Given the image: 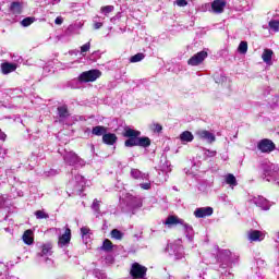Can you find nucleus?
<instances>
[{
  "instance_id": "2",
  "label": "nucleus",
  "mask_w": 279,
  "mask_h": 279,
  "mask_svg": "<svg viewBox=\"0 0 279 279\" xmlns=\"http://www.w3.org/2000/svg\"><path fill=\"white\" fill-rule=\"evenodd\" d=\"M101 77V72L99 70H88L80 74L78 82L88 83L97 82Z\"/></svg>"
},
{
  "instance_id": "26",
  "label": "nucleus",
  "mask_w": 279,
  "mask_h": 279,
  "mask_svg": "<svg viewBox=\"0 0 279 279\" xmlns=\"http://www.w3.org/2000/svg\"><path fill=\"white\" fill-rule=\"evenodd\" d=\"M114 11V7L113 5H106V7H101L100 12L102 14H105V16H108V14H110V12Z\"/></svg>"
},
{
  "instance_id": "16",
  "label": "nucleus",
  "mask_w": 279,
  "mask_h": 279,
  "mask_svg": "<svg viewBox=\"0 0 279 279\" xmlns=\"http://www.w3.org/2000/svg\"><path fill=\"white\" fill-rule=\"evenodd\" d=\"M107 132L108 128L104 125H97L92 129V134H94V136H104Z\"/></svg>"
},
{
  "instance_id": "4",
  "label": "nucleus",
  "mask_w": 279,
  "mask_h": 279,
  "mask_svg": "<svg viewBox=\"0 0 279 279\" xmlns=\"http://www.w3.org/2000/svg\"><path fill=\"white\" fill-rule=\"evenodd\" d=\"M257 149L262 151V154H271V151L276 149V144L269 138H264L258 142Z\"/></svg>"
},
{
  "instance_id": "17",
  "label": "nucleus",
  "mask_w": 279,
  "mask_h": 279,
  "mask_svg": "<svg viewBox=\"0 0 279 279\" xmlns=\"http://www.w3.org/2000/svg\"><path fill=\"white\" fill-rule=\"evenodd\" d=\"M193 138H195V136H193L191 131H184L180 134V141L182 143H192Z\"/></svg>"
},
{
  "instance_id": "19",
  "label": "nucleus",
  "mask_w": 279,
  "mask_h": 279,
  "mask_svg": "<svg viewBox=\"0 0 279 279\" xmlns=\"http://www.w3.org/2000/svg\"><path fill=\"white\" fill-rule=\"evenodd\" d=\"M199 136L201 138L209 141V143H215L216 141L215 134L210 133L209 131H201Z\"/></svg>"
},
{
  "instance_id": "18",
  "label": "nucleus",
  "mask_w": 279,
  "mask_h": 279,
  "mask_svg": "<svg viewBox=\"0 0 279 279\" xmlns=\"http://www.w3.org/2000/svg\"><path fill=\"white\" fill-rule=\"evenodd\" d=\"M12 14H21L23 12V4L21 2H12L10 5Z\"/></svg>"
},
{
  "instance_id": "6",
  "label": "nucleus",
  "mask_w": 279,
  "mask_h": 279,
  "mask_svg": "<svg viewBox=\"0 0 279 279\" xmlns=\"http://www.w3.org/2000/svg\"><path fill=\"white\" fill-rule=\"evenodd\" d=\"M208 58V52L202 50L187 60L190 66H199Z\"/></svg>"
},
{
  "instance_id": "14",
  "label": "nucleus",
  "mask_w": 279,
  "mask_h": 279,
  "mask_svg": "<svg viewBox=\"0 0 279 279\" xmlns=\"http://www.w3.org/2000/svg\"><path fill=\"white\" fill-rule=\"evenodd\" d=\"M22 239L26 245H33L34 244V231H32V229L24 231Z\"/></svg>"
},
{
  "instance_id": "28",
  "label": "nucleus",
  "mask_w": 279,
  "mask_h": 279,
  "mask_svg": "<svg viewBox=\"0 0 279 279\" xmlns=\"http://www.w3.org/2000/svg\"><path fill=\"white\" fill-rule=\"evenodd\" d=\"M238 51L239 53H247V41H241Z\"/></svg>"
},
{
  "instance_id": "12",
  "label": "nucleus",
  "mask_w": 279,
  "mask_h": 279,
  "mask_svg": "<svg viewBox=\"0 0 279 279\" xmlns=\"http://www.w3.org/2000/svg\"><path fill=\"white\" fill-rule=\"evenodd\" d=\"M119 141V137H117V134L114 133H105L102 135V143L105 145H114Z\"/></svg>"
},
{
  "instance_id": "33",
  "label": "nucleus",
  "mask_w": 279,
  "mask_h": 279,
  "mask_svg": "<svg viewBox=\"0 0 279 279\" xmlns=\"http://www.w3.org/2000/svg\"><path fill=\"white\" fill-rule=\"evenodd\" d=\"M151 130L153 132H157V134H160V132H162V126L159 123H154L151 125Z\"/></svg>"
},
{
  "instance_id": "38",
  "label": "nucleus",
  "mask_w": 279,
  "mask_h": 279,
  "mask_svg": "<svg viewBox=\"0 0 279 279\" xmlns=\"http://www.w3.org/2000/svg\"><path fill=\"white\" fill-rule=\"evenodd\" d=\"M56 25H62V23H64V19H62V16H58L54 20Z\"/></svg>"
},
{
  "instance_id": "8",
  "label": "nucleus",
  "mask_w": 279,
  "mask_h": 279,
  "mask_svg": "<svg viewBox=\"0 0 279 279\" xmlns=\"http://www.w3.org/2000/svg\"><path fill=\"white\" fill-rule=\"evenodd\" d=\"M16 69H19V65L16 63H10V62L1 63V73L3 75H9V73H14Z\"/></svg>"
},
{
  "instance_id": "11",
  "label": "nucleus",
  "mask_w": 279,
  "mask_h": 279,
  "mask_svg": "<svg viewBox=\"0 0 279 279\" xmlns=\"http://www.w3.org/2000/svg\"><path fill=\"white\" fill-rule=\"evenodd\" d=\"M247 236H248V241H251V243L263 241L265 239V235H263V232H260L258 230H251L248 232Z\"/></svg>"
},
{
  "instance_id": "22",
  "label": "nucleus",
  "mask_w": 279,
  "mask_h": 279,
  "mask_svg": "<svg viewBox=\"0 0 279 279\" xmlns=\"http://www.w3.org/2000/svg\"><path fill=\"white\" fill-rule=\"evenodd\" d=\"M272 56H274V50L265 49L263 54H262V59H263L264 62L268 63V62H271Z\"/></svg>"
},
{
  "instance_id": "31",
  "label": "nucleus",
  "mask_w": 279,
  "mask_h": 279,
  "mask_svg": "<svg viewBox=\"0 0 279 279\" xmlns=\"http://www.w3.org/2000/svg\"><path fill=\"white\" fill-rule=\"evenodd\" d=\"M51 248H52L51 244H44L41 246L43 256H47V254H49V252H51Z\"/></svg>"
},
{
  "instance_id": "32",
  "label": "nucleus",
  "mask_w": 279,
  "mask_h": 279,
  "mask_svg": "<svg viewBox=\"0 0 279 279\" xmlns=\"http://www.w3.org/2000/svg\"><path fill=\"white\" fill-rule=\"evenodd\" d=\"M99 204H101L100 201L94 199L92 208H93V210H95V213H100Z\"/></svg>"
},
{
  "instance_id": "39",
  "label": "nucleus",
  "mask_w": 279,
  "mask_h": 279,
  "mask_svg": "<svg viewBox=\"0 0 279 279\" xmlns=\"http://www.w3.org/2000/svg\"><path fill=\"white\" fill-rule=\"evenodd\" d=\"M101 27H104V23H101V22L94 23V29H101Z\"/></svg>"
},
{
  "instance_id": "34",
  "label": "nucleus",
  "mask_w": 279,
  "mask_h": 279,
  "mask_svg": "<svg viewBox=\"0 0 279 279\" xmlns=\"http://www.w3.org/2000/svg\"><path fill=\"white\" fill-rule=\"evenodd\" d=\"M88 51H90V41L86 43L81 47V53H86Z\"/></svg>"
},
{
  "instance_id": "24",
  "label": "nucleus",
  "mask_w": 279,
  "mask_h": 279,
  "mask_svg": "<svg viewBox=\"0 0 279 279\" xmlns=\"http://www.w3.org/2000/svg\"><path fill=\"white\" fill-rule=\"evenodd\" d=\"M111 238L116 239L117 241H121L123 239V232L119 229L111 230Z\"/></svg>"
},
{
  "instance_id": "25",
  "label": "nucleus",
  "mask_w": 279,
  "mask_h": 279,
  "mask_svg": "<svg viewBox=\"0 0 279 279\" xmlns=\"http://www.w3.org/2000/svg\"><path fill=\"white\" fill-rule=\"evenodd\" d=\"M35 217L36 219H49V214L45 213V210H36Z\"/></svg>"
},
{
  "instance_id": "5",
  "label": "nucleus",
  "mask_w": 279,
  "mask_h": 279,
  "mask_svg": "<svg viewBox=\"0 0 279 279\" xmlns=\"http://www.w3.org/2000/svg\"><path fill=\"white\" fill-rule=\"evenodd\" d=\"M165 226H168V228H171V226H183L184 230H187L191 228V226H189V223H186L184 219L174 215H170L167 217L165 221Z\"/></svg>"
},
{
  "instance_id": "35",
  "label": "nucleus",
  "mask_w": 279,
  "mask_h": 279,
  "mask_svg": "<svg viewBox=\"0 0 279 279\" xmlns=\"http://www.w3.org/2000/svg\"><path fill=\"white\" fill-rule=\"evenodd\" d=\"M177 5H179V8H184L189 5V2H186V0H177Z\"/></svg>"
},
{
  "instance_id": "3",
  "label": "nucleus",
  "mask_w": 279,
  "mask_h": 279,
  "mask_svg": "<svg viewBox=\"0 0 279 279\" xmlns=\"http://www.w3.org/2000/svg\"><path fill=\"white\" fill-rule=\"evenodd\" d=\"M130 276L133 279H143L145 276H147V267L138 264V263H133L130 269Z\"/></svg>"
},
{
  "instance_id": "21",
  "label": "nucleus",
  "mask_w": 279,
  "mask_h": 279,
  "mask_svg": "<svg viewBox=\"0 0 279 279\" xmlns=\"http://www.w3.org/2000/svg\"><path fill=\"white\" fill-rule=\"evenodd\" d=\"M102 252H112L114 250V244H112V241L105 239L101 246Z\"/></svg>"
},
{
  "instance_id": "20",
  "label": "nucleus",
  "mask_w": 279,
  "mask_h": 279,
  "mask_svg": "<svg viewBox=\"0 0 279 279\" xmlns=\"http://www.w3.org/2000/svg\"><path fill=\"white\" fill-rule=\"evenodd\" d=\"M225 182H226V184H229V186H236V184H239L236 182V177H234V174H232V173H228L225 177Z\"/></svg>"
},
{
  "instance_id": "7",
  "label": "nucleus",
  "mask_w": 279,
  "mask_h": 279,
  "mask_svg": "<svg viewBox=\"0 0 279 279\" xmlns=\"http://www.w3.org/2000/svg\"><path fill=\"white\" fill-rule=\"evenodd\" d=\"M213 213V207H199L195 209L194 217H196V219H204L206 217H210Z\"/></svg>"
},
{
  "instance_id": "15",
  "label": "nucleus",
  "mask_w": 279,
  "mask_h": 279,
  "mask_svg": "<svg viewBox=\"0 0 279 279\" xmlns=\"http://www.w3.org/2000/svg\"><path fill=\"white\" fill-rule=\"evenodd\" d=\"M57 112L59 114V119H69L71 117V112L69 111V106L62 105L57 108Z\"/></svg>"
},
{
  "instance_id": "37",
  "label": "nucleus",
  "mask_w": 279,
  "mask_h": 279,
  "mask_svg": "<svg viewBox=\"0 0 279 279\" xmlns=\"http://www.w3.org/2000/svg\"><path fill=\"white\" fill-rule=\"evenodd\" d=\"M88 232H90L89 228H86V227L81 228L82 236H86V234H88Z\"/></svg>"
},
{
  "instance_id": "27",
  "label": "nucleus",
  "mask_w": 279,
  "mask_h": 279,
  "mask_svg": "<svg viewBox=\"0 0 279 279\" xmlns=\"http://www.w3.org/2000/svg\"><path fill=\"white\" fill-rule=\"evenodd\" d=\"M131 175L134 180H141V178H143V173L138 169H132Z\"/></svg>"
},
{
  "instance_id": "36",
  "label": "nucleus",
  "mask_w": 279,
  "mask_h": 279,
  "mask_svg": "<svg viewBox=\"0 0 279 279\" xmlns=\"http://www.w3.org/2000/svg\"><path fill=\"white\" fill-rule=\"evenodd\" d=\"M141 189L144 191H149V189H151V183H142Z\"/></svg>"
},
{
  "instance_id": "1",
  "label": "nucleus",
  "mask_w": 279,
  "mask_h": 279,
  "mask_svg": "<svg viewBox=\"0 0 279 279\" xmlns=\"http://www.w3.org/2000/svg\"><path fill=\"white\" fill-rule=\"evenodd\" d=\"M122 136L124 138H128L124 142V146L126 147H150L151 145V140L147 136L141 137V131L131 129L130 126H126L124 129V132L122 133Z\"/></svg>"
},
{
  "instance_id": "13",
  "label": "nucleus",
  "mask_w": 279,
  "mask_h": 279,
  "mask_svg": "<svg viewBox=\"0 0 279 279\" xmlns=\"http://www.w3.org/2000/svg\"><path fill=\"white\" fill-rule=\"evenodd\" d=\"M64 160L66 165H70V167H73L74 165H77L80 162V156L75 153H70L64 157Z\"/></svg>"
},
{
  "instance_id": "30",
  "label": "nucleus",
  "mask_w": 279,
  "mask_h": 279,
  "mask_svg": "<svg viewBox=\"0 0 279 279\" xmlns=\"http://www.w3.org/2000/svg\"><path fill=\"white\" fill-rule=\"evenodd\" d=\"M270 29H274V32H279V21L272 20L268 23Z\"/></svg>"
},
{
  "instance_id": "40",
  "label": "nucleus",
  "mask_w": 279,
  "mask_h": 279,
  "mask_svg": "<svg viewBox=\"0 0 279 279\" xmlns=\"http://www.w3.org/2000/svg\"><path fill=\"white\" fill-rule=\"evenodd\" d=\"M52 3H60V0H51Z\"/></svg>"
},
{
  "instance_id": "10",
  "label": "nucleus",
  "mask_w": 279,
  "mask_h": 279,
  "mask_svg": "<svg viewBox=\"0 0 279 279\" xmlns=\"http://www.w3.org/2000/svg\"><path fill=\"white\" fill-rule=\"evenodd\" d=\"M71 243V229L70 228H65L64 233L59 236V245H61V247H64V245H69Z\"/></svg>"
},
{
  "instance_id": "9",
  "label": "nucleus",
  "mask_w": 279,
  "mask_h": 279,
  "mask_svg": "<svg viewBox=\"0 0 279 279\" xmlns=\"http://www.w3.org/2000/svg\"><path fill=\"white\" fill-rule=\"evenodd\" d=\"M211 10H214L216 14H222L223 10H226V0H215L211 3Z\"/></svg>"
},
{
  "instance_id": "23",
  "label": "nucleus",
  "mask_w": 279,
  "mask_h": 279,
  "mask_svg": "<svg viewBox=\"0 0 279 279\" xmlns=\"http://www.w3.org/2000/svg\"><path fill=\"white\" fill-rule=\"evenodd\" d=\"M145 60V53L138 52L130 58V62L136 63Z\"/></svg>"
},
{
  "instance_id": "29",
  "label": "nucleus",
  "mask_w": 279,
  "mask_h": 279,
  "mask_svg": "<svg viewBox=\"0 0 279 279\" xmlns=\"http://www.w3.org/2000/svg\"><path fill=\"white\" fill-rule=\"evenodd\" d=\"M36 19L34 17H25L21 23L23 27H29V25H32V23H34Z\"/></svg>"
}]
</instances>
